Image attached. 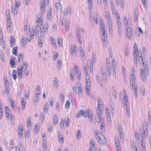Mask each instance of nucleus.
Wrapping results in <instances>:
<instances>
[{
    "instance_id": "f257e3e1",
    "label": "nucleus",
    "mask_w": 151,
    "mask_h": 151,
    "mask_svg": "<svg viewBox=\"0 0 151 151\" xmlns=\"http://www.w3.org/2000/svg\"><path fill=\"white\" fill-rule=\"evenodd\" d=\"M139 133L140 134L142 139H145V137H147L148 136L147 132V127L146 122L143 124L142 128L139 129Z\"/></svg>"
},
{
    "instance_id": "f03ea898",
    "label": "nucleus",
    "mask_w": 151,
    "mask_h": 151,
    "mask_svg": "<svg viewBox=\"0 0 151 151\" xmlns=\"http://www.w3.org/2000/svg\"><path fill=\"white\" fill-rule=\"evenodd\" d=\"M106 65L108 70V74L109 76H111V72L112 71V74L113 75V77H116V67L115 66H111L109 62L107 63L106 62Z\"/></svg>"
},
{
    "instance_id": "7ed1b4c3",
    "label": "nucleus",
    "mask_w": 151,
    "mask_h": 151,
    "mask_svg": "<svg viewBox=\"0 0 151 151\" xmlns=\"http://www.w3.org/2000/svg\"><path fill=\"white\" fill-rule=\"evenodd\" d=\"M126 27V30L128 36V37L129 40H130L133 36L132 31L133 29L132 28V26L130 24L129 25H127Z\"/></svg>"
},
{
    "instance_id": "20e7f679",
    "label": "nucleus",
    "mask_w": 151,
    "mask_h": 151,
    "mask_svg": "<svg viewBox=\"0 0 151 151\" xmlns=\"http://www.w3.org/2000/svg\"><path fill=\"white\" fill-rule=\"evenodd\" d=\"M105 16L107 20L108 25L109 27V29L110 28L112 29V19L110 13H106L105 14Z\"/></svg>"
},
{
    "instance_id": "39448f33",
    "label": "nucleus",
    "mask_w": 151,
    "mask_h": 151,
    "mask_svg": "<svg viewBox=\"0 0 151 151\" xmlns=\"http://www.w3.org/2000/svg\"><path fill=\"white\" fill-rule=\"evenodd\" d=\"M48 26L47 25L46 27H45V28L43 25H42L40 27V35L41 37L42 36H44L45 35V32H47L48 28Z\"/></svg>"
},
{
    "instance_id": "423d86ee",
    "label": "nucleus",
    "mask_w": 151,
    "mask_h": 151,
    "mask_svg": "<svg viewBox=\"0 0 151 151\" xmlns=\"http://www.w3.org/2000/svg\"><path fill=\"white\" fill-rule=\"evenodd\" d=\"M101 108H97L96 110V122L99 123V121H100V116L102 115L101 110L100 109Z\"/></svg>"
},
{
    "instance_id": "0eeeda50",
    "label": "nucleus",
    "mask_w": 151,
    "mask_h": 151,
    "mask_svg": "<svg viewBox=\"0 0 151 151\" xmlns=\"http://www.w3.org/2000/svg\"><path fill=\"white\" fill-rule=\"evenodd\" d=\"M145 70L142 68L140 69V74L143 81H145L146 79V76L147 71L145 72Z\"/></svg>"
},
{
    "instance_id": "6e6552de",
    "label": "nucleus",
    "mask_w": 151,
    "mask_h": 151,
    "mask_svg": "<svg viewBox=\"0 0 151 151\" xmlns=\"http://www.w3.org/2000/svg\"><path fill=\"white\" fill-rule=\"evenodd\" d=\"M101 137L100 139H99V142L101 144L105 145L107 143V141L105 139V137L101 134Z\"/></svg>"
},
{
    "instance_id": "1a4fd4ad",
    "label": "nucleus",
    "mask_w": 151,
    "mask_h": 151,
    "mask_svg": "<svg viewBox=\"0 0 151 151\" xmlns=\"http://www.w3.org/2000/svg\"><path fill=\"white\" fill-rule=\"evenodd\" d=\"M70 49V54L71 55H73V54L76 53L77 51V47L76 45H73V47H71Z\"/></svg>"
},
{
    "instance_id": "9d476101",
    "label": "nucleus",
    "mask_w": 151,
    "mask_h": 151,
    "mask_svg": "<svg viewBox=\"0 0 151 151\" xmlns=\"http://www.w3.org/2000/svg\"><path fill=\"white\" fill-rule=\"evenodd\" d=\"M10 47H12L14 45L15 42L14 37L12 35L10 36Z\"/></svg>"
},
{
    "instance_id": "9b49d317",
    "label": "nucleus",
    "mask_w": 151,
    "mask_h": 151,
    "mask_svg": "<svg viewBox=\"0 0 151 151\" xmlns=\"http://www.w3.org/2000/svg\"><path fill=\"white\" fill-rule=\"evenodd\" d=\"M46 3H47V2L46 1H43L41 2L40 9L42 14L45 11V4Z\"/></svg>"
},
{
    "instance_id": "f8f14e48",
    "label": "nucleus",
    "mask_w": 151,
    "mask_h": 151,
    "mask_svg": "<svg viewBox=\"0 0 151 151\" xmlns=\"http://www.w3.org/2000/svg\"><path fill=\"white\" fill-rule=\"evenodd\" d=\"M85 80L86 82V86H91V81L88 75H86Z\"/></svg>"
},
{
    "instance_id": "ddd939ff",
    "label": "nucleus",
    "mask_w": 151,
    "mask_h": 151,
    "mask_svg": "<svg viewBox=\"0 0 151 151\" xmlns=\"http://www.w3.org/2000/svg\"><path fill=\"white\" fill-rule=\"evenodd\" d=\"M70 8H65L63 11V14L64 16H67L68 14H70Z\"/></svg>"
},
{
    "instance_id": "4468645a",
    "label": "nucleus",
    "mask_w": 151,
    "mask_h": 151,
    "mask_svg": "<svg viewBox=\"0 0 151 151\" xmlns=\"http://www.w3.org/2000/svg\"><path fill=\"white\" fill-rule=\"evenodd\" d=\"M5 111L6 116L7 119H8L9 118V114L11 111L8 106H6L5 107Z\"/></svg>"
},
{
    "instance_id": "2eb2a0df",
    "label": "nucleus",
    "mask_w": 151,
    "mask_h": 151,
    "mask_svg": "<svg viewBox=\"0 0 151 151\" xmlns=\"http://www.w3.org/2000/svg\"><path fill=\"white\" fill-rule=\"evenodd\" d=\"M55 8L57 11H61V6L60 3V2H57L55 4Z\"/></svg>"
},
{
    "instance_id": "dca6fc26",
    "label": "nucleus",
    "mask_w": 151,
    "mask_h": 151,
    "mask_svg": "<svg viewBox=\"0 0 151 151\" xmlns=\"http://www.w3.org/2000/svg\"><path fill=\"white\" fill-rule=\"evenodd\" d=\"M65 29L68 31L70 27V22L68 20H66L65 23Z\"/></svg>"
},
{
    "instance_id": "f3484780",
    "label": "nucleus",
    "mask_w": 151,
    "mask_h": 151,
    "mask_svg": "<svg viewBox=\"0 0 151 151\" xmlns=\"http://www.w3.org/2000/svg\"><path fill=\"white\" fill-rule=\"evenodd\" d=\"M97 101L98 104V106L97 108H101L103 106V104L101 101V100L100 97H98L97 99Z\"/></svg>"
},
{
    "instance_id": "a211bd4d",
    "label": "nucleus",
    "mask_w": 151,
    "mask_h": 151,
    "mask_svg": "<svg viewBox=\"0 0 151 151\" xmlns=\"http://www.w3.org/2000/svg\"><path fill=\"white\" fill-rule=\"evenodd\" d=\"M83 71L85 73V75H88V69L86 65V64L84 63L83 65Z\"/></svg>"
},
{
    "instance_id": "6ab92c4d",
    "label": "nucleus",
    "mask_w": 151,
    "mask_h": 151,
    "mask_svg": "<svg viewBox=\"0 0 151 151\" xmlns=\"http://www.w3.org/2000/svg\"><path fill=\"white\" fill-rule=\"evenodd\" d=\"M142 62L143 65V67L144 68V70H146V71H147L148 73H147V75H149V70L148 68V66L147 65V64H145V63L143 61V59H142Z\"/></svg>"
},
{
    "instance_id": "aec40b11",
    "label": "nucleus",
    "mask_w": 151,
    "mask_h": 151,
    "mask_svg": "<svg viewBox=\"0 0 151 151\" xmlns=\"http://www.w3.org/2000/svg\"><path fill=\"white\" fill-rule=\"evenodd\" d=\"M23 59V55L22 53H20L18 55V63H21L22 62Z\"/></svg>"
},
{
    "instance_id": "412c9836",
    "label": "nucleus",
    "mask_w": 151,
    "mask_h": 151,
    "mask_svg": "<svg viewBox=\"0 0 151 151\" xmlns=\"http://www.w3.org/2000/svg\"><path fill=\"white\" fill-rule=\"evenodd\" d=\"M7 23V29L8 31L9 32H11V28L12 26V21H10L9 22Z\"/></svg>"
},
{
    "instance_id": "4be33fe9",
    "label": "nucleus",
    "mask_w": 151,
    "mask_h": 151,
    "mask_svg": "<svg viewBox=\"0 0 151 151\" xmlns=\"http://www.w3.org/2000/svg\"><path fill=\"white\" fill-rule=\"evenodd\" d=\"M70 79L72 81L74 79V70L71 69L70 72Z\"/></svg>"
},
{
    "instance_id": "5701e85b",
    "label": "nucleus",
    "mask_w": 151,
    "mask_h": 151,
    "mask_svg": "<svg viewBox=\"0 0 151 151\" xmlns=\"http://www.w3.org/2000/svg\"><path fill=\"white\" fill-rule=\"evenodd\" d=\"M53 124L54 125H55L57 124L58 119L57 118V116L56 114H55L53 116Z\"/></svg>"
},
{
    "instance_id": "b1692460",
    "label": "nucleus",
    "mask_w": 151,
    "mask_h": 151,
    "mask_svg": "<svg viewBox=\"0 0 151 151\" xmlns=\"http://www.w3.org/2000/svg\"><path fill=\"white\" fill-rule=\"evenodd\" d=\"M21 105L23 109H25L26 106L25 100L23 98H22L21 100Z\"/></svg>"
},
{
    "instance_id": "393cba45",
    "label": "nucleus",
    "mask_w": 151,
    "mask_h": 151,
    "mask_svg": "<svg viewBox=\"0 0 151 151\" xmlns=\"http://www.w3.org/2000/svg\"><path fill=\"white\" fill-rule=\"evenodd\" d=\"M40 26L38 24L36 26L35 29V33L36 35H39V33Z\"/></svg>"
},
{
    "instance_id": "a878e982",
    "label": "nucleus",
    "mask_w": 151,
    "mask_h": 151,
    "mask_svg": "<svg viewBox=\"0 0 151 151\" xmlns=\"http://www.w3.org/2000/svg\"><path fill=\"white\" fill-rule=\"evenodd\" d=\"M53 85L56 88H58V83L57 78H54V84Z\"/></svg>"
},
{
    "instance_id": "bb28decb",
    "label": "nucleus",
    "mask_w": 151,
    "mask_h": 151,
    "mask_svg": "<svg viewBox=\"0 0 151 151\" xmlns=\"http://www.w3.org/2000/svg\"><path fill=\"white\" fill-rule=\"evenodd\" d=\"M78 94L79 97H82V90L81 87L80 86L78 87Z\"/></svg>"
},
{
    "instance_id": "cd10ccee",
    "label": "nucleus",
    "mask_w": 151,
    "mask_h": 151,
    "mask_svg": "<svg viewBox=\"0 0 151 151\" xmlns=\"http://www.w3.org/2000/svg\"><path fill=\"white\" fill-rule=\"evenodd\" d=\"M22 68H20V67H19L17 68V73H18V76H20V75H21V77H22V72H23V70L22 69Z\"/></svg>"
},
{
    "instance_id": "c85d7f7f",
    "label": "nucleus",
    "mask_w": 151,
    "mask_h": 151,
    "mask_svg": "<svg viewBox=\"0 0 151 151\" xmlns=\"http://www.w3.org/2000/svg\"><path fill=\"white\" fill-rule=\"evenodd\" d=\"M39 101V97L37 96H34L33 100V103L34 105H36Z\"/></svg>"
},
{
    "instance_id": "c756f323",
    "label": "nucleus",
    "mask_w": 151,
    "mask_h": 151,
    "mask_svg": "<svg viewBox=\"0 0 151 151\" xmlns=\"http://www.w3.org/2000/svg\"><path fill=\"white\" fill-rule=\"evenodd\" d=\"M50 41L51 44L54 45L56 46V45L55 43V41L53 37L51 36L50 37Z\"/></svg>"
},
{
    "instance_id": "7c9ffc66",
    "label": "nucleus",
    "mask_w": 151,
    "mask_h": 151,
    "mask_svg": "<svg viewBox=\"0 0 151 151\" xmlns=\"http://www.w3.org/2000/svg\"><path fill=\"white\" fill-rule=\"evenodd\" d=\"M58 44L60 47L62 45V40L61 37H58Z\"/></svg>"
},
{
    "instance_id": "2f4dec72",
    "label": "nucleus",
    "mask_w": 151,
    "mask_h": 151,
    "mask_svg": "<svg viewBox=\"0 0 151 151\" xmlns=\"http://www.w3.org/2000/svg\"><path fill=\"white\" fill-rule=\"evenodd\" d=\"M49 105L48 104L46 103L44 107V111L45 113H47L48 111Z\"/></svg>"
},
{
    "instance_id": "473e14b6",
    "label": "nucleus",
    "mask_w": 151,
    "mask_h": 151,
    "mask_svg": "<svg viewBox=\"0 0 151 151\" xmlns=\"http://www.w3.org/2000/svg\"><path fill=\"white\" fill-rule=\"evenodd\" d=\"M59 141L60 142H63V136L60 133H59L58 136Z\"/></svg>"
},
{
    "instance_id": "72a5a7b5",
    "label": "nucleus",
    "mask_w": 151,
    "mask_h": 151,
    "mask_svg": "<svg viewBox=\"0 0 151 151\" xmlns=\"http://www.w3.org/2000/svg\"><path fill=\"white\" fill-rule=\"evenodd\" d=\"M12 75L13 78L14 80H16L17 77L16 70H15L14 69L12 70Z\"/></svg>"
},
{
    "instance_id": "f704fd0d",
    "label": "nucleus",
    "mask_w": 151,
    "mask_h": 151,
    "mask_svg": "<svg viewBox=\"0 0 151 151\" xmlns=\"http://www.w3.org/2000/svg\"><path fill=\"white\" fill-rule=\"evenodd\" d=\"M75 69L76 70L77 75H81V73L80 72V71L78 70V68L77 66L76 65H74V67L73 69L74 70Z\"/></svg>"
},
{
    "instance_id": "c9c22d12",
    "label": "nucleus",
    "mask_w": 151,
    "mask_h": 151,
    "mask_svg": "<svg viewBox=\"0 0 151 151\" xmlns=\"http://www.w3.org/2000/svg\"><path fill=\"white\" fill-rule=\"evenodd\" d=\"M18 49L17 46L14 47L13 48L12 50V53L15 55H16L17 54V50Z\"/></svg>"
},
{
    "instance_id": "e433bc0d",
    "label": "nucleus",
    "mask_w": 151,
    "mask_h": 151,
    "mask_svg": "<svg viewBox=\"0 0 151 151\" xmlns=\"http://www.w3.org/2000/svg\"><path fill=\"white\" fill-rule=\"evenodd\" d=\"M135 79H132L130 80V83L132 86H137V84L135 83Z\"/></svg>"
},
{
    "instance_id": "4c0bfd02",
    "label": "nucleus",
    "mask_w": 151,
    "mask_h": 151,
    "mask_svg": "<svg viewBox=\"0 0 151 151\" xmlns=\"http://www.w3.org/2000/svg\"><path fill=\"white\" fill-rule=\"evenodd\" d=\"M80 53L81 56L82 57H83L85 55V53L83 50V48L82 47H80Z\"/></svg>"
},
{
    "instance_id": "58836bf2",
    "label": "nucleus",
    "mask_w": 151,
    "mask_h": 151,
    "mask_svg": "<svg viewBox=\"0 0 151 151\" xmlns=\"http://www.w3.org/2000/svg\"><path fill=\"white\" fill-rule=\"evenodd\" d=\"M91 86H89V87L88 86H86V93L88 95H89V94H90V91L89 90Z\"/></svg>"
},
{
    "instance_id": "ea45409f",
    "label": "nucleus",
    "mask_w": 151,
    "mask_h": 151,
    "mask_svg": "<svg viewBox=\"0 0 151 151\" xmlns=\"http://www.w3.org/2000/svg\"><path fill=\"white\" fill-rule=\"evenodd\" d=\"M27 68V62H24L23 63V65L22 67L20 68H22V69H23L24 70L25 69H26Z\"/></svg>"
},
{
    "instance_id": "a19ab883",
    "label": "nucleus",
    "mask_w": 151,
    "mask_h": 151,
    "mask_svg": "<svg viewBox=\"0 0 151 151\" xmlns=\"http://www.w3.org/2000/svg\"><path fill=\"white\" fill-rule=\"evenodd\" d=\"M21 41V42L23 43V45H26V38L23 36L22 37Z\"/></svg>"
},
{
    "instance_id": "79ce46f5",
    "label": "nucleus",
    "mask_w": 151,
    "mask_h": 151,
    "mask_svg": "<svg viewBox=\"0 0 151 151\" xmlns=\"http://www.w3.org/2000/svg\"><path fill=\"white\" fill-rule=\"evenodd\" d=\"M123 20L124 24V25H126V26H127V25H129L128 24L126 16H124V17Z\"/></svg>"
},
{
    "instance_id": "37998d69",
    "label": "nucleus",
    "mask_w": 151,
    "mask_h": 151,
    "mask_svg": "<svg viewBox=\"0 0 151 151\" xmlns=\"http://www.w3.org/2000/svg\"><path fill=\"white\" fill-rule=\"evenodd\" d=\"M107 35L106 34H102L101 39L104 42H105V40H107Z\"/></svg>"
},
{
    "instance_id": "c03bdc74",
    "label": "nucleus",
    "mask_w": 151,
    "mask_h": 151,
    "mask_svg": "<svg viewBox=\"0 0 151 151\" xmlns=\"http://www.w3.org/2000/svg\"><path fill=\"white\" fill-rule=\"evenodd\" d=\"M12 12L14 15L17 14V9L15 7H14L12 9Z\"/></svg>"
},
{
    "instance_id": "a18cd8bd",
    "label": "nucleus",
    "mask_w": 151,
    "mask_h": 151,
    "mask_svg": "<svg viewBox=\"0 0 151 151\" xmlns=\"http://www.w3.org/2000/svg\"><path fill=\"white\" fill-rule=\"evenodd\" d=\"M15 6L16 7H19L20 5V0H15Z\"/></svg>"
},
{
    "instance_id": "49530a36",
    "label": "nucleus",
    "mask_w": 151,
    "mask_h": 151,
    "mask_svg": "<svg viewBox=\"0 0 151 151\" xmlns=\"http://www.w3.org/2000/svg\"><path fill=\"white\" fill-rule=\"evenodd\" d=\"M100 121H99V122L100 123L101 126L103 128H104V126L105 125V124L104 123V121L102 119H101V118H100Z\"/></svg>"
},
{
    "instance_id": "de8ad7c7",
    "label": "nucleus",
    "mask_w": 151,
    "mask_h": 151,
    "mask_svg": "<svg viewBox=\"0 0 151 151\" xmlns=\"http://www.w3.org/2000/svg\"><path fill=\"white\" fill-rule=\"evenodd\" d=\"M135 138L136 139L137 141V140L138 141H139L140 139V138L137 132H135Z\"/></svg>"
},
{
    "instance_id": "09e8293b",
    "label": "nucleus",
    "mask_w": 151,
    "mask_h": 151,
    "mask_svg": "<svg viewBox=\"0 0 151 151\" xmlns=\"http://www.w3.org/2000/svg\"><path fill=\"white\" fill-rule=\"evenodd\" d=\"M114 141L115 143V145L116 144L120 145V143L119 140L118 138L115 137L114 138Z\"/></svg>"
},
{
    "instance_id": "8fccbe9b",
    "label": "nucleus",
    "mask_w": 151,
    "mask_h": 151,
    "mask_svg": "<svg viewBox=\"0 0 151 151\" xmlns=\"http://www.w3.org/2000/svg\"><path fill=\"white\" fill-rule=\"evenodd\" d=\"M96 61V56L95 55H92V60L91 62V64L93 65L94 63H95Z\"/></svg>"
},
{
    "instance_id": "3c124183",
    "label": "nucleus",
    "mask_w": 151,
    "mask_h": 151,
    "mask_svg": "<svg viewBox=\"0 0 151 151\" xmlns=\"http://www.w3.org/2000/svg\"><path fill=\"white\" fill-rule=\"evenodd\" d=\"M89 68L90 72L92 73L93 72V65L91 64V62L90 63Z\"/></svg>"
},
{
    "instance_id": "603ef678",
    "label": "nucleus",
    "mask_w": 151,
    "mask_h": 151,
    "mask_svg": "<svg viewBox=\"0 0 151 151\" xmlns=\"http://www.w3.org/2000/svg\"><path fill=\"white\" fill-rule=\"evenodd\" d=\"M0 57L1 60L3 61H4V60L5 57L4 55V54L3 52H0Z\"/></svg>"
},
{
    "instance_id": "864d4df0",
    "label": "nucleus",
    "mask_w": 151,
    "mask_h": 151,
    "mask_svg": "<svg viewBox=\"0 0 151 151\" xmlns=\"http://www.w3.org/2000/svg\"><path fill=\"white\" fill-rule=\"evenodd\" d=\"M115 147L117 151H121L120 144V145H119L118 144L115 145Z\"/></svg>"
},
{
    "instance_id": "5fc2aeb1",
    "label": "nucleus",
    "mask_w": 151,
    "mask_h": 151,
    "mask_svg": "<svg viewBox=\"0 0 151 151\" xmlns=\"http://www.w3.org/2000/svg\"><path fill=\"white\" fill-rule=\"evenodd\" d=\"M27 126H31V125L32 123L31 121L30 120V119L29 118L27 119Z\"/></svg>"
},
{
    "instance_id": "6e6d98bb",
    "label": "nucleus",
    "mask_w": 151,
    "mask_h": 151,
    "mask_svg": "<svg viewBox=\"0 0 151 151\" xmlns=\"http://www.w3.org/2000/svg\"><path fill=\"white\" fill-rule=\"evenodd\" d=\"M81 115H83L84 117H87V113H86L85 111L83 110H81Z\"/></svg>"
},
{
    "instance_id": "4d7b16f0",
    "label": "nucleus",
    "mask_w": 151,
    "mask_h": 151,
    "mask_svg": "<svg viewBox=\"0 0 151 151\" xmlns=\"http://www.w3.org/2000/svg\"><path fill=\"white\" fill-rule=\"evenodd\" d=\"M52 13H50V12H48L47 14V18L49 20H51L52 19Z\"/></svg>"
},
{
    "instance_id": "13d9d810",
    "label": "nucleus",
    "mask_w": 151,
    "mask_h": 151,
    "mask_svg": "<svg viewBox=\"0 0 151 151\" xmlns=\"http://www.w3.org/2000/svg\"><path fill=\"white\" fill-rule=\"evenodd\" d=\"M18 133L19 137H22V136L23 131H19V130Z\"/></svg>"
},
{
    "instance_id": "bf43d9fd",
    "label": "nucleus",
    "mask_w": 151,
    "mask_h": 151,
    "mask_svg": "<svg viewBox=\"0 0 151 151\" xmlns=\"http://www.w3.org/2000/svg\"><path fill=\"white\" fill-rule=\"evenodd\" d=\"M111 66H115L116 67V63L115 62V60L114 58L112 59L111 61Z\"/></svg>"
},
{
    "instance_id": "052dcab7",
    "label": "nucleus",
    "mask_w": 151,
    "mask_h": 151,
    "mask_svg": "<svg viewBox=\"0 0 151 151\" xmlns=\"http://www.w3.org/2000/svg\"><path fill=\"white\" fill-rule=\"evenodd\" d=\"M10 120L11 122H14V117L12 114H10Z\"/></svg>"
},
{
    "instance_id": "680f3d73",
    "label": "nucleus",
    "mask_w": 151,
    "mask_h": 151,
    "mask_svg": "<svg viewBox=\"0 0 151 151\" xmlns=\"http://www.w3.org/2000/svg\"><path fill=\"white\" fill-rule=\"evenodd\" d=\"M6 17H10V12L9 10H6L5 12Z\"/></svg>"
},
{
    "instance_id": "e2e57ef3",
    "label": "nucleus",
    "mask_w": 151,
    "mask_h": 151,
    "mask_svg": "<svg viewBox=\"0 0 151 151\" xmlns=\"http://www.w3.org/2000/svg\"><path fill=\"white\" fill-rule=\"evenodd\" d=\"M110 114H106V117L108 122H110L111 121V116Z\"/></svg>"
},
{
    "instance_id": "0e129e2a",
    "label": "nucleus",
    "mask_w": 151,
    "mask_h": 151,
    "mask_svg": "<svg viewBox=\"0 0 151 151\" xmlns=\"http://www.w3.org/2000/svg\"><path fill=\"white\" fill-rule=\"evenodd\" d=\"M88 115V118H89V120L91 122H92L93 120V114H90V115Z\"/></svg>"
},
{
    "instance_id": "69168bd1",
    "label": "nucleus",
    "mask_w": 151,
    "mask_h": 151,
    "mask_svg": "<svg viewBox=\"0 0 151 151\" xmlns=\"http://www.w3.org/2000/svg\"><path fill=\"white\" fill-rule=\"evenodd\" d=\"M10 63L11 65L14 66L15 64L14 60L13 59H11L10 60Z\"/></svg>"
},
{
    "instance_id": "338daca9",
    "label": "nucleus",
    "mask_w": 151,
    "mask_h": 151,
    "mask_svg": "<svg viewBox=\"0 0 151 151\" xmlns=\"http://www.w3.org/2000/svg\"><path fill=\"white\" fill-rule=\"evenodd\" d=\"M81 132L79 130H78L77 132L76 137L78 138H79L81 137Z\"/></svg>"
},
{
    "instance_id": "774afa93",
    "label": "nucleus",
    "mask_w": 151,
    "mask_h": 151,
    "mask_svg": "<svg viewBox=\"0 0 151 151\" xmlns=\"http://www.w3.org/2000/svg\"><path fill=\"white\" fill-rule=\"evenodd\" d=\"M90 147L93 146L94 147L95 146V143L93 140L91 139L90 142Z\"/></svg>"
}]
</instances>
